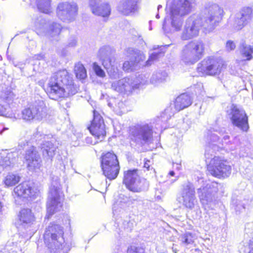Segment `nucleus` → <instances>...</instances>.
<instances>
[{"label":"nucleus","mask_w":253,"mask_h":253,"mask_svg":"<svg viewBox=\"0 0 253 253\" xmlns=\"http://www.w3.org/2000/svg\"><path fill=\"white\" fill-rule=\"evenodd\" d=\"M236 45L232 41H229L226 42V48L228 51L233 50L235 48Z\"/></svg>","instance_id":"nucleus-44"},{"label":"nucleus","mask_w":253,"mask_h":253,"mask_svg":"<svg viewBox=\"0 0 253 253\" xmlns=\"http://www.w3.org/2000/svg\"><path fill=\"white\" fill-rule=\"evenodd\" d=\"M0 253H3V252H2L1 251H0Z\"/></svg>","instance_id":"nucleus-57"},{"label":"nucleus","mask_w":253,"mask_h":253,"mask_svg":"<svg viewBox=\"0 0 253 253\" xmlns=\"http://www.w3.org/2000/svg\"><path fill=\"white\" fill-rule=\"evenodd\" d=\"M90 133L95 138V140L90 141V138H87V143L94 145L98 142L102 141L106 135L105 125L100 115L95 110L93 111V120L90 126L88 127Z\"/></svg>","instance_id":"nucleus-14"},{"label":"nucleus","mask_w":253,"mask_h":253,"mask_svg":"<svg viewBox=\"0 0 253 253\" xmlns=\"http://www.w3.org/2000/svg\"><path fill=\"white\" fill-rule=\"evenodd\" d=\"M216 146L215 145H209L207 147L206 149V152H205V157H206V161L207 163H208V160L211 159L210 158V152L211 151V149L212 148L214 151H215L216 149Z\"/></svg>","instance_id":"nucleus-43"},{"label":"nucleus","mask_w":253,"mask_h":253,"mask_svg":"<svg viewBox=\"0 0 253 253\" xmlns=\"http://www.w3.org/2000/svg\"><path fill=\"white\" fill-rule=\"evenodd\" d=\"M62 228L58 225L49 226L44 234V243L52 253H67L68 247L64 245Z\"/></svg>","instance_id":"nucleus-4"},{"label":"nucleus","mask_w":253,"mask_h":253,"mask_svg":"<svg viewBox=\"0 0 253 253\" xmlns=\"http://www.w3.org/2000/svg\"><path fill=\"white\" fill-rule=\"evenodd\" d=\"M164 53V52L162 51L154 52L150 55L149 59L145 62V65L149 66L151 65L154 61L163 56Z\"/></svg>","instance_id":"nucleus-37"},{"label":"nucleus","mask_w":253,"mask_h":253,"mask_svg":"<svg viewBox=\"0 0 253 253\" xmlns=\"http://www.w3.org/2000/svg\"><path fill=\"white\" fill-rule=\"evenodd\" d=\"M120 198L122 199V201H121V203L126 204L127 207L133 204V201H135V200L134 199H132L130 197H125L124 195L121 196Z\"/></svg>","instance_id":"nucleus-42"},{"label":"nucleus","mask_w":253,"mask_h":253,"mask_svg":"<svg viewBox=\"0 0 253 253\" xmlns=\"http://www.w3.org/2000/svg\"><path fill=\"white\" fill-rule=\"evenodd\" d=\"M253 52L251 45L243 44L241 47V53L244 60H250L252 59Z\"/></svg>","instance_id":"nucleus-35"},{"label":"nucleus","mask_w":253,"mask_h":253,"mask_svg":"<svg viewBox=\"0 0 253 253\" xmlns=\"http://www.w3.org/2000/svg\"><path fill=\"white\" fill-rule=\"evenodd\" d=\"M124 183L130 191L140 193L148 189L149 183L146 179L141 177L137 169L129 170L124 173Z\"/></svg>","instance_id":"nucleus-7"},{"label":"nucleus","mask_w":253,"mask_h":253,"mask_svg":"<svg viewBox=\"0 0 253 253\" xmlns=\"http://www.w3.org/2000/svg\"><path fill=\"white\" fill-rule=\"evenodd\" d=\"M74 72L77 78L80 80L84 79L87 76L86 71L84 65L80 62L75 64Z\"/></svg>","instance_id":"nucleus-34"},{"label":"nucleus","mask_w":253,"mask_h":253,"mask_svg":"<svg viewBox=\"0 0 253 253\" xmlns=\"http://www.w3.org/2000/svg\"><path fill=\"white\" fill-rule=\"evenodd\" d=\"M127 253H145L143 248L135 246H130L127 249Z\"/></svg>","instance_id":"nucleus-41"},{"label":"nucleus","mask_w":253,"mask_h":253,"mask_svg":"<svg viewBox=\"0 0 253 253\" xmlns=\"http://www.w3.org/2000/svg\"><path fill=\"white\" fill-rule=\"evenodd\" d=\"M77 89L71 75L66 70H59L54 73L48 84V94L53 100L74 95Z\"/></svg>","instance_id":"nucleus-2"},{"label":"nucleus","mask_w":253,"mask_h":253,"mask_svg":"<svg viewBox=\"0 0 253 253\" xmlns=\"http://www.w3.org/2000/svg\"><path fill=\"white\" fill-rule=\"evenodd\" d=\"M156 17L157 18H158H158H159V17H159V14H157L156 15Z\"/></svg>","instance_id":"nucleus-55"},{"label":"nucleus","mask_w":253,"mask_h":253,"mask_svg":"<svg viewBox=\"0 0 253 253\" xmlns=\"http://www.w3.org/2000/svg\"><path fill=\"white\" fill-rule=\"evenodd\" d=\"M13 192L15 196L27 198L35 196L38 193V190L34 187L30 186L28 183L25 182L19 184L15 187Z\"/></svg>","instance_id":"nucleus-24"},{"label":"nucleus","mask_w":253,"mask_h":253,"mask_svg":"<svg viewBox=\"0 0 253 253\" xmlns=\"http://www.w3.org/2000/svg\"><path fill=\"white\" fill-rule=\"evenodd\" d=\"M2 208V207L1 206V203H0V211H1Z\"/></svg>","instance_id":"nucleus-54"},{"label":"nucleus","mask_w":253,"mask_h":253,"mask_svg":"<svg viewBox=\"0 0 253 253\" xmlns=\"http://www.w3.org/2000/svg\"><path fill=\"white\" fill-rule=\"evenodd\" d=\"M78 10V6L76 3H61L58 6L57 14L62 20L70 22L75 19Z\"/></svg>","instance_id":"nucleus-17"},{"label":"nucleus","mask_w":253,"mask_h":253,"mask_svg":"<svg viewBox=\"0 0 253 253\" xmlns=\"http://www.w3.org/2000/svg\"><path fill=\"white\" fill-rule=\"evenodd\" d=\"M174 175H175V172L173 171H169L168 175L169 176H174Z\"/></svg>","instance_id":"nucleus-49"},{"label":"nucleus","mask_w":253,"mask_h":253,"mask_svg":"<svg viewBox=\"0 0 253 253\" xmlns=\"http://www.w3.org/2000/svg\"><path fill=\"white\" fill-rule=\"evenodd\" d=\"M191 96L187 93H183L178 96L172 105L166 108L164 111V115L166 116V119H169L174 114L181 110L189 107L192 104Z\"/></svg>","instance_id":"nucleus-16"},{"label":"nucleus","mask_w":253,"mask_h":253,"mask_svg":"<svg viewBox=\"0 0 253 253\" xmlns=\"http://www.w3.org/2000/svg\"><path fill=\"white\" fill-rule=\"evenodd\" d=\"M13 94L9 91H6L1 93L0 98L4 102L9 103L13 99Z\"/></svg>","instance_id":"nucleus-38"},{"label":"nucleus","mask_w":253,"mask_h":253,"mask_svg":"<svg viewBox=\"0 0 253 253\" xmlns=\"http://www.w3.org/2000/svg\"><path fill=\"white\" fill-rule=\"evenodd\" d=\"M36 5L40 11L48 13L51 10L50 0H35Z\"/></svg>","instance_id":"nucleus-32"},{"label":"nucleus","mask_w":253,"mask_h":253,"mask_svg":"<svg viewBox=\"0 0 253 253\" xmlns=\"http://www.w3.org/2000/svg\"><path fill=\"white\" fill-rule=\"evenodd\" d=\"M152 126L147 124H137L129 128L130 140L139 146L148 143L152 137Z\"/></svg>","instance_id":"nucleus-8"},{"label":"nucleus","mask_w":253,"mask_h":253,"mask_svg":"<svg viewBox=\"0 0 253 253\" xmlns=\"http://www.w3.org/2000/svg\"><path fill=\"white\" fill-rule=\"evenodd\" d=\"M127 53L131 57L132 64L136 66L145 59V55L141 51L132 48H128Z\"/></svg>","instance_id":"nucleus-29"},{"label":"nucleus","mask_w":253,"mask_h":253,"mask_svg":"<svg viewBox=\"0 0 253 253\" xmlns=\"http://www.w3.org/2000/svg\"><path fill=\"white\" fill-rule=\"evenodd\" d=\"M97 56L110 75L114 78L118 77L114 48L108 45L103 46L98 50Z\"/></svg>","instance_id":"nucleus-10"},{"label":"nucleus","mask_w":253,"mask_h":253,"mask_svg":"<svg viewBox=\"0 0 253 253\" xmlns=\"http://www.w3.org/2000/svg\"><path fill=\"white\" fill-rule=\"evenodd\" d=\"M223 138L224 140H227V139H229V136L228 135H225L223 137Z\"/></svg>","instance_id":"nucleus-51"},{"label":"nucleus","mask_w":253,"mask_h":253,"mask_svg":"<svg viewBox=\"0 0 253 253\" xmlns=\"http://www.w3.org/2000/svg\"><path fill=\"white\" fill-rule=\"evenodd\" d=\"M178 178V176H176L174 179H171L170 180H169L170 181V182L171 183H172L173 182H174L175 181H176Z\"/></svg>","instance_id":"nucleus-48"},{"label":"nucleus","mask_w":253,"mask_h":253,"mask_svg":"<svg viewBox=\"0 0 253 253\" xmlns=\"http://www.w3.org/2000/svg\"><path fill=\"white\" fill-rule=\"evenodd\" d=\"M47 115V108L43 101H36L22 112V118L26 121H41Z\"/></svg>","instance_id":"nucleus-12"},{"label":"nucleus","mask_w":253,"mask_h":253,"mask_svg":"<svg viewBox=\"0 0 253 253\" xmlns=\"http://www.w3.org/2000/svg\"><path fill=\"white\" fill-rule=\"evenodd\" d=\"M36 32L39 35L45 34L51 40L57 41L62 27L57 23L52 22L47 24L45 20L40 18L35 22Z\"/></svg>","instance_id":"nucleus-15"},{"label":"nucleus","mask_w":253,"mask_h":253,"mask_svg":"<svg viewBox=\"0 0 253 253\" xmlns=\"http://www.w3.org/2000/svg\"><path fill=\"white\" fill-rule=\"evenodd\" d=\"M205 44L201 40H194L185 44L180 53V59L187 65H193L204 56Z\"/></svg>","instance_id":"nucleus-6"},{"label":"nucleus","mask_w":253,"mask_h":253,"mask_svg":"<svg viewBox=\"0 0 253 253\" xmlns=\"http://www.w3.org/2000/svg\"><path fill=\"white\" fill-rule=\"evenodd\" d=\"M101 166L103 174L109 179L117 178L120 167L117 156L111 152L103 153L101 157Z\"/></svg>","instance_id":"nucleus-9"},{"label":"nucleus","mask_w":253,"mask_h":253,"mask_svg":"<svg viewBox=\"0 0 253 253\" xmlns=\"http://www.w3.org/2000/svg\"><path fill=\"white\" fill-rule=\"evenodd\" d=\"M17 154L16 153H8L6 156H0V172L5 168L13 165L16 161Z\"/></svg>","instance_id":"nucleus-28"},{"label":"nucleus","mask_w":253,"mask_h":253,"mask_svg":"<svg viewBox=\"0 0 253 253\" xmlns=\"http://www.w3.org/2000/svg\"><path fill=\"white\" fill-rule=\"evenodd\" d=\"M144 84V82L139 84L134 83L131 79L125 78L113 82L112 88L118 92L131 91L132 89L139 87L140 84Z\"/></svg>","instance_id":"nucleus-22"},{"label":"nucleus","mask_w":253,"mask_h":253,"mask_svg":"<svg viewBox=\"0 0 253 253\" xmlns=\"http://www.w3.org/2000/svg\"><path fill=\"white\" fill-rule=\"evenodd\" d=\"M24 158L30 170L39 169L41 167L42 161L35 147H31L26 150Z\"/></svg>","instance_id":"nucleus-23"},{"label":"nucleus","mask_w":253,"mask_h":253,"mask_svg":"<svg viewBox=\"0 0 253 253\" xmlns=\"http://www.w3.org/2000/svg\"><path fill=\"white\" fill-rule=\"evenodd\" d=\"M21 179L20 176L17 174L8 173L4 178V183L7 187H10L18 183Z\"/></svg>","instance_id":"nucleus-31"},{"label":"nucleus","mask_w":253,"mask_h":253,"mask_svg":"<svg viewBox=\"0 0 253 253\" xmlns=\"http://www.w3.org/2000/svg\"><path fill=\"white\" fill-rule=\"evenodd\" d=\"M63 196L59 178L57 176H52L47 201L46 218H49L55 212L61 210Z\"/></svg>","instance_id":"nucleus-5"},{"label":"nucleus","mask_w":253,"mask_h":253,"mask_svg":"<svg viewBox=\"0 0 253 253\" xmlns=\"http://www.w3.org/2000/svg\"><path fill=\"white\" fill-rule=\"evenodd\" d=\"M181 195L183 204L187 208L192 209L196 203L195 196V188L193 185L188 182L182 186Z\"/></svg>","instance_id":"nucleus-19"},{"label":"nucleus","mask_w":253,"mask_h":253,"mask_svg":"<svg viewBox=\"0 0 253 253\" xmlns=\"http://www.w3.org/2000/svg\"><path fill=\"white\" fill-rule=\"evenodd\" d=\"M225 66L222 59L209 57L198 64L197 71L200 76H215L219 75Z\"/></svg>","instance_id":"nucleus-11"},{"label":"nucleus","mask_w":253,"mask_h":253,"mask_svg":"<svg viewBox=\"0 0 253 253\" xmlns=\"http://www.w3.org/2000/svg\"><path fill=\"white\" fill-rule=\"evenodd\" d=\"M7 108L5 107H4L3 105H0V115L1 116H6Z\"/></svg>","instance_id":"nucleus-45"},{"label":"nucleus","mask_w":253,"mask_h":253,"mask_svg":"<svg viewBox=\"0 0 253 253\" xmlns=\"http://www.w3.org/2000/svg\"><path fill=\"white\" fill-rule=\"evenodd\" d=\"M208 170L214 177L225 178L230 175L231 167L226 160L215 156L209 162Z\"/></svg>","instance_id":"nucleus-13"},{"label":"nucleus","mask_w":253,"mask_h":253,"mask_svg":"<svg viewBox=\"0 0 253 253\" xmlns=\"http://www.w3.org/2000/svg\"><path fill=\"white\" fill-rule=\"evenodd\" d=\"M162 7V6L161 5H159L158 6V10L159 11L160 8Z\"/></svg>","instance_id":"nucleus-53"},{"label":"nucleus","mask_w":253,"mask_h":253,"mask_svg":"<svg viewBox=\"0 0 253 253\" xmlns=\"http://www.w3.org/2000/svg\"><path fill=\"white\" fill-rule=\"evenodd\" d=\"M253 9L250 7L243 8L235 19L233 27L236 30H241L252 20Z\"/></svg>","instance_id":"nucleus-20"},{"label":"nucleus","mask_w":253,"mask_h":253,"mask_svg":"<svg viewBox=\"0 0 253 253\" xmlns=\"http://www.w3.org/2000/svg\"><path fill=\"white\" fill-rule=\"evenodd\" d=\"M167 76V73L165 71L156 72L153 74L151 78V82L154 84H158L164 82Z\"/></svg>","instance_id":"nucleus-33"},{"label":"nucleus","mask_w":253,"mask_h":253,"mask_svg":"<svg viewBox=\"0 0 253 253\" xmlns=\"http://www.w3.org/2000/svg\"><path fill=\"white\" fill-rule=\"evenodd\" d=\"M93 68L94 72L98 76L104 77L105 76L104 71L96 63H93Z\"/></svg>","instance_id":"nucleus-39"},{"label":"nucleus","mask_w":253,"mask_h":253,"mask_svg":"<svg viewBox=\"0 0 253 253\" xmlns=\"http://www.w3.org/2000/svg\"><path fill=\"white\" fill-rule=\"evenodd\" d=\"M7 58H8V59L9 61H11V62H12V63H13V64L15 66H16V65H15V64H14V58H13V57H12L11 56L8 55V56H7Z\"/></svg>","instance_id":"nucleus-47"},{"label":"nucleus","mask_w":253,"mask_h":253,"mask_svg":"<svg viewBox=\"0 0 253 253\" xmlns=\"http://www.w3.org/2000/svg\"><path fill=\"white\" fill-rule=\"evenodd\" d=\"M208 16L205 18L204 22L199 15H193L186 21L181 38L182 40H188L198 36L202 27L209 31L213 30L219 22L223 10L216 4H210L206 7Z\"/></svg>","instance_id":"nucleus-1"},{"label":"nucleus","mask_w":253,"mask_h":253,"mask_svg":"<svg viewBox=\"0 0 253 253\" xmlns=\"http://www.w3.org/2000/svg\"><path fill=\"white\" fill-rule=\"evenodd\" d=\"M194 4V0H175L170 8V17L165 18L163 25L165 33L179 31L182 24V17L189 13Z\"/></svg>","instance_id":"nucleus-3"},{"label":"nucleus","mask_w":253,"mask_h":253,"mask_svg":"<svg viewBox=\"0 0 253 253\" xmlns=\"http://www.w3.org/2000/svg\"><path fill=\"white\" fill-rule=\"evenodd\" d=\"M150 161L149 160H147L145 162L144 164V168H146L147 170H150Z\"/></svg>","instance_id":"nucleus-46"},{"label":"nucleus","mask_w":253,"mask_h":253,"mask_svg":"<svg viewBox=\"0 0 253 253\" xmlns=\"http://www.w3.org/2000/svg\"><path fill=\"white\" fill-rule=\"evenodd\" d=\"M249 253H253L252 251L249 252Z\"/></svg>","instance_id":"nucleus-56"},{"label":"nucleus","mask_w":253,"mask_h":253,"mask_svg":"<svg viewBox=\"0 0 253 253\" xmlns=\"http://www.w3.org/2000/svg\"><path fill=\"white\" fill-rule=\"evenodd\" d=\"M124 70L129 72V71H132L136 69V66L133 65L131 62V57H130V61H125L123 66Z\"/></svg>","instance_id":"nucleus-40"},{"label":"nucleus","mask_w":253,"mask_h":253,"mask_svg":"<svg viewBox=\"0 0 253 253\" xmlns=\"http://www.w3.org/2000/svg\"><path fill=\"white\" fill-rule=\"evenodd\" d=\"M8 128H6V127H4L0 131V133H1L2 131L4 130H7Z\"/></svg>","instance_id":"nucleus-52"},{"label":"nucleus","mask_w":253,"mask_h":253,"mask_svg":"<svg viewBox=\"0 0 253 253\" xmlns=\"http://www.w3.org/2000/svg\"><path fill=\"white\" fill-rule=\"evenodd\" d=\"M180 240L182 245L186 246L194 242L193 237L191 233H186L180 237Z\"/></svg>","instance_id":"nucleus-36"},{"label":"nucleus","mask_w":253,"mask_h":253,"mask_svg":"<svg viewBox=\"0 0 253 253\" xmlns=\"http://www.w3.org/2000/svg\"><path fill=\"white\" fill-rule=\"evenodd\" d=\"M136 9V0H123L118 6L119 11L124 15H128Z\"/></svg>","instance_id":"nucleus-26"},{"label":"nucleus","mask_w":253,"mask_h":253,"mask_svg":"<svg viewBox=\"0 0 253 253\" xmlns=\"http://www.w3.org/2000/svg\"><path fill=\"white\" fill-rule=\"evenodd\" d=\"M76 41L75 40H74V43H70V45L72 46H73L76 44Z\"/></svg>","instance_id":"nucleus-50"},{"label":"nucleus","mask_w":253,"mask_h":253,"mask_svg":"<svg viewBox=\"0 0 253 253\" xmlns=\"http://www.w3.org/2000/svg\"><path fill=\"white\" fill-rule=\"evenodd\" d=\"M18 217L20 224L23 226L30 225L35 221L34 215L30 209H22L19 212Z\"/></svg>","instance_id":"nucleus-27"},{"label":"nucleus","mask_w":253,"mask_h":253,"mask_svg":"<svg viewBox=\"0 0 253 253\" xmlns=\"http://www.w3.org/2000/svg\"><path fill=\"white\" fill-rule=\"evenodd\" d=\"M89 5L92 12L95 15L107 17L110 14L111 8L107 3H101L97 0H90Z\"/></svg>","instance_id":"nucleus-25"},{"label":"nucleus","mask_w":253,"mask_h":253,"mask_svg":"<svg viewBox=\"0 0 253 253\" xmlns=\"http://www.w3.org/2000/svg\"><path fill=\"white\" fill-rule=\"evenodd\" d=\"M219 184L215 182L207 184L205 187L198 189V194L203 204H207L212 200V196L217 192Z\"/></svg>","instance_id":"nucleus-21"},{"label":"nucleus","mask_w":253,"mask_h":253,"mask_svg":"<svg viewBox=\"0 0 253 253\" xmlns=\"http://www.w3.org/2000/svg\"><path fill=\"white\" fill-rule=\"evenodd\" d=\"M43 156L52 159L55 155L56 146L51 141H45L41 145Z\"/></svg>","instance_id":"nucleus-30"},{"label":"nucleus","mask_w":253,"mask_h":253,"mask_svg":"<svg viewBox=\"0 0 253 253\" xmlns=\"http://www.w3.org/2000/svg\"><path fill=\"white\" fill-rule=\"evenodd\" d=\"M231 120L233 125L243 131L249 128L248 119L245 111L232 105L231 108Z\"/></svg>","instance_id":"nucleus-18"}]
</instances>
